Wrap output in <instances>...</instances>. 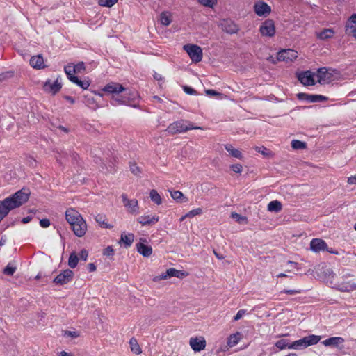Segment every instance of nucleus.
<instances>
[{
    "label": "nucleus",
    "mask_w": 356,
    "mask_h": 356,
    "mask_svg": "<svg viewBox=\"0 0 356 356\" xmlns=\"http://www.w3.org/2000/svg\"><path fill=\"white\" fill-rule=\"evenodd\" d=\"M315 73L310 70H307L299 73L298 74V79L304 86H314L315 84Z\"/></svg>",
    "instance_id": "12"
},
{
    "label": "nucleus",
    "mask_w": 356,
    "mask_h": 356,
    "mask_svg": "<svg viewBox=\"0 0 356 356\" xmlns=\"http://www.w3.org/2000/svg\"><path fill=\"white\" fill-rule=\"evenodd\" d=\"M86 70L85 63L83 62H79L76 65H74V71H76V73H81Z\"/></svg>",
    "instance_id": "46"
},
{
    "label": "nucleus",
    "mask_w": 356,
    "mask_h": 356,
    "mask_svg": "<svg viewBox=\"0 0 356 356\" xmlns=\"http://www.w3.org/2000/svg\"><path fill=\"white\" fill-rule=\"evenodd\" d=\"M291 343L287 339H280L275 343V346L280 350H284L286 348L289 349Z\"/></svg>",
    "instance_id": "39"
},
{
    "label": "nucleus",
    "mask_w": 356,
    "mask_h": 356,
    "mask_svg": "<svg viewBox=\"0 0 356 356\" xmlns=\"http://www.w3.org/2000/svg\"><path fill=\"white\" fill-rule=\"evenodd\" d=\"M345 340L341 337H330L321 342V343L326 347L331 348H340L342 346Z\"/></svg>",
    "instance_id": "17"
},
{
    "label": "nucleus",
    "mask_w": 356,
    "mask_h": 356,
    "mask_svg": "<svg viewBox=\"0 0 356 356\" xmlns=\"http://www.w3.org/2000/svg\"><path fill=\"white\" fill-rule=\"evenodd\" d=\"M29 196L30 192L29 190L22 188L13 195L0 201V222L8 214L10 210L26 203Z\"/></svg>",
    "instance_id": "1"
},
{
    "label": "nucleus",
    "mask_w": 356,
    "mask_h": 356,
    "mask_svg": "<svg viewBox=\"0 0 356 356\" xmlns=\"http://www.w3.org/2000/svg\"><path fill=\"white\" fill-rule=\"evenodd\" d=\"M117 1L118 0H99V4L102 6L110 8L115 4Z\"/></svg>",
    "instance_id": "42"
},
{
    "label": "nucleus",
    "mask_w": 356,
    "mask_h": 356,
    "mask_svg": "<svg viewBox=\"0 0 356 356\" xmlns=\"http://www.w3.org/2000/svg\"><path fill=\"white\" fill-rule=\"evenodd\" d=\"M65 219L75 236L82 237L86 234L88 229L87 223L78 211L73 208L67 209L65 211Z\"/></svg>",
    "instance_id": "2"
},
{
    "label": "nucleus",
    "mask_w": 356,
    "mask_h": 356,
    "mask_svg": "<svg viewBox=\"0 0 356 356\" xmlns=\"http://www.w3.org/2000/svg\"><path fill=\"white\" fill-rule=\"evenodd\" d=\"M88 252L85 249H83L80 253H79V258L80 259L86 261L88 259Z\"/></svg>",
    "instance_id": "55"
},
{
    "label": "nucleus",
    "mask_w": 356,
    "mask_h": 356,
    "mask_svg": "<svg viewBox=\"0 0 356 356\" xmlns=\"http://www.w3.org/2000/svg\"><path fill=\"white\" fill-rule=\"evenodd\" d=\"M71 82L77 85L83 90H86L90 85V81L88 79L80 80L77 76L71 77Z\"/></svg>",
    "instance_id": "29"
},
{
    "label": "nucleus",
    "mask_w": 356,
    "mask_h": 356,
    "mask_svg": "<svg viewBox=\"0 0 356 356\" xmlns=\"http://www.w3.org/2000/svg\"><path fill=\"white\" fill-rule=\"evenodd\" d=\"M154 78L157 81H162L163 80V78L162 76L156 72H154Z\"/></svg>",
    "instance_id": "62"
},
{
    "label": "nucleus",
    "mask_w": 356,
    "mask_h": 356,
    "mask_svg": "<svg viewBox=\"0 0 356 356\" xmlns=\"http://www.w3.org/2000/svg\"><path fill=\"white\" fill-rule=\"evenodd\" d=\"M338 290L341 292H350L356 290V283L349 282H342L338 285Z\"/></svg>",
    "instance_id": "26"
},
{
    "label": "nucleus",
    "mask_w": 356,
    "mask_h": 356,
    "mask_svg": "<svg viewBox=\"0 0 356 356\" xmlns=\"http://www.w3.org/2000/svg\"><path fill=\"white\" fill-rule=\"evenodd\" d=\"M121 197L124 207L129 213L137 215L140 213L138 202L136 199L130 200L124 193L121 195Z\"/></svg>",
    "instance_id": "7"
},
{
    "label": "nucleus",
    "mask_w": 356,
    "mask_h": 356,
    "mask_svg": "<svg viewBox=\"0 0 356 356\" xmlns=\"http://www.w3.org/2000/svg\"><path fill=\"white\" fill-rule=\"evenodd\" d=\"M333 72L334 70L327 69L326 67L319 68L316 74L317 81L320 84H326L331 82L334 79Z\"/></svg>",
    "instance_id": "8"
},
{
    "label": "nucleus",
    "mask_w": 356,
    "mask_h": 356,
    "mask_svg": "<svg viewBox=\"0 0 356 356\" xmlns=\"http://www.w3.org/2000/svg\"><path fill=\"white\" fill-rule=\"evenodd\" d=\"M131 350L136 354L140 355L142 353L141 348L137 342V340L134 338H131L129 341Z\"/></svg>",
    "instance_id": "34"
},
{
    "label": "nucleus",
    "mask_w": 356,
    "mask_h": 356,
    "mask_svg": "<svg viewBox=\"0 0 356 356\" xmlns=\"http://www.w3.org/2000/svg\"><path fill=\"white\" fill-rule=\"evenodd\" d=\"M202 5L212 8L217 2V0H197Z\"/></svg>",
    "instance_id": "45"
},
{
    "label": "nucleus",
    "mask_w": 356,
    "mask_h": 356,
    "mask_svg": "<svg viewBox=\"0 0 356 356\" xmlns=\"http://www.w3.org/2000/svg\"><path fill=\"white\" fill-rule=\"evenodd\" d=\"M302 292V290L300 289H284L282 290L280 293H286L289 295H296L299 294Z\"/></svg>",
    "instance_id": "49"
},
{
    "label": "nucleus",
    "mask_w": 356,
    "mask_h": 356,
    "mask_svg": "<svg viewBox=\"0 0 356 356\" xmlns=\"http://www.w3.org/2000/svg\"><path fill=\"white\" fill-rule=\"evenodd\" d=\"M298 97L300 99H304L309 102H321L327 100V97L321 95H308L306 93H299Z\"/></svg>",
    "instance_id": "20"
},
{
    "label": "nucleus",
    "mask_w": 356,
    "mask_h": 356,
    "mask_svg": "<svg viewBox=\"0 0 356 356\" xmlns=\"http://www.w3.org/2000/svg\"><path fill=\"white\" fill-rule=\"evenodd\" d=\"M160 22L163 26H168L172 22V13L168 11H163L160 15Z\"/></svg>",
    "instance_id": "31"
},
{
    "label": "nucleus",
    "mask_w": 356,
    "mask_h": 356,
    "mask_svg": "<svg viewBox=\"0 0 356 356\" xmlns=\"http://www.w3.org/2000/svg\"><path fill=\"white\" fill-rule=\"evenodd\" d=\"M50 225V220L47 218H43L40 220V225L43 228L49 227Z\"/></svg>",
    "instance_id": "54"
},
{
    "label": "nucleus",
    "mask_w": 356,
    "mask_h": 356,
    "mask_svg": "<svg viewBox=\"0 0 356 356\" xmlns=\"http://www.w3.org/2000/svg\"><path fill=\"white\" fill-rule=\"evenodd\" d=\"M167 275H169L170 277H175L178 278H183L186 277L188 273L183 270H179L174 268H170L167 269Z\"/></svg>",
    "instance_id": "30"
},
{
    "label": "nucleus",
    "mask_w": 356,
    "mask_h": 356,
    "mask_svg": "<svg viewBox=\"0 0 356 356\" xmlns=\"http://www.w3.org/2000/svg\"><path fill=\"white\" fill-rule=\"evenodd\" d=\"M57 355L58 356H74L72 353H67L65 350H62L60 352H58L57 353Z\"/></svg>",
    "instance_id": "60"
},
{
    "label": "nucleus",
    "mask_w": 356,
    "mask_h": 356,
    "mask_svg": "<svg viewBox=\"0 0 356 356\" xmlns=\"http://www.w3.org/2000/svg\"><path fill=\"white\" fill-rule=\"evenodd\" d=\"M183 49L186 51L193 63H199L202 59V50L200 47L196 44H185Z\"/></svg>",
    "instance_id": "6"
},
{
    "label": "nucleus",
    "mask_w": 356,
    "mask_h": 356,
    "mask_svg": "<svg viewBox=\"0 0 356 356\" xmlns=\"http://www.w3.org/2000/svg\"><path fill=\"white\" fill-rule=\"evenodd\" d=\"M30 65L35 69H42L45 67L44 59L41 54L32 56L30 59Z\"/></svg>",
    "instance_id": "23"
},
{
    "label": "nucleus",
    "mask_w": 356,
    "mask_h": 356,
    "mask_svg": "<svg viewBox=\"0 0 356 356\" xmlns=\"http://www.w3.org/2000/svg\"><path fill=\"white\" fill-rule=\"evenodd\" d=\"M84 99H85L84 102H85L86 105L87 106H88L89 108H90L92 109H96L98 107L97 102H95V100L94 99V98L92 97L86 95L84 97Z\"/></svg>",
    "instance_id": "38"
},
{
    "label": "nucleus",
    "mask_w": 356,
    "mask_h": 356,
    "mask_svg": "<svg viewBox=\"0 0 356 356\" xmlns=\"http://www.w3.org/2000/svg\"><path fill=\"white\" fill-rule=\"evenodd\" d=\"M321 336L311 334L291 343L289 346V349L298 350L305 348L310 346L317 344L321 341Z\"/></svg>",
    "instance_id": "5"
},
{
    "label": "nucleus",
    "mask_w": 356,
    "mask_h": 356,
    "mask_svg": "<svg viewBox=\"0 0 356 356\" xmlns=\"http://www.w3.org/2000/svg\"><path fill=\"white\" fill-rule=\"evenodd\" d=\"M170 193L171 197L177 202H186L188 201L187 197H186L182 192L179 191H169Z\"/></svg>",
    "instance_id": "28"
},
{
    "label": "nucleus",
    "mask_w": 356,
    "mask_h": 356,
    "mask_svg": "<svg viewBox=\"0 0 356 356\" xmlns=\"http://www.w3.org/2000/svg\"><path fill=\"white\" fill-rule=\"evenodd\" d=\"M202 213V209L201 208H196L195 209H193L190 211L188 213H186V216L188 218H193L195 216L200 215Z\"/></svg>",
    "instance_id": "44"
},
{
    "label": "nucleus",
    "mask_w": 356,
    "mask_h": 356,
    "mask_svg": "<svg viewBox=\"0 0 356 356\" xmlns=\"http://www.w3.org/2000/svg\"><path fill=\"white\" fill-rule=\"evenodd\" d=\"M346 33L356 39V13L348 18L346 24Z\"/></svg>",
    "instance_id": "16"
},
{
    "label": "nucleus",
    "mask_w": 356,
    "mask_h": 356,
    "mask_svg": "<svg viewBox=\"0 0 356 356\" xmlns=\"http://www.w3.org/2000/svg\"><path fill=\"white\" fill-rule=\"evenodd\" d=\"M31 217L30 216H27V217H25L22 219V222L24 223V224H26V223H28L31 221Z\"/></svg>",
    "instance_id": "64"
},
{
    "label": "nucleus",
    "mask_w": 356,
    "mask_h": 356,
    "mask_svg": "<svg viewBox=\"0 0 356 356\" xmlns=\"http://www.w3.org/2000/svg\"><path fill=\"white\" fill-rule=\"evenodd\" d=\"M246 314V310L245 309H240L239 311H238V312L236 313V314L234 316V321H238L239 319H241L245 314Z\"/></svg>",
    "instance_id": "52"
},
{
    "label": "nucleus",
    "mask_w": 356,
    "mask_h": 356,
    "mask_svg": "<svg viewBox=\"0 0 356 356\" xmlns=\"http://www.w3.org/2000/svg\"><path fill=\"white\" fill-rule=\"evenodd\" d=\"M134 240V235L132 233H122L120 243H122L125 248H129L131 245Z\"/></svg>",
    "instance_id": "27"
},
{
    "label": "nucleus",
    "mask_w": 356,
    "mask_h": 356,
    "mask_svg": "<svg viewBox=\"0 0 356 356\" xmlns=\"http://www.w3.org/2000/svg\"><path fill=\"white\" fill-rule=\"evenodd\" d=\"M230 169L238 174H241L243 171V166L240 163L233 164L230 165Z\"/></svg>",
    "instance_id": "47"
},
{
    "label": "nucleus",
    "mask_w": 356,
    "mask_h": 356,
    "mask_svg": "<svg viewBox=\"0 0 356 356\" xmlns=\"http://www.w3.org/2000/svg\"><path fill=\"white\" fill-rule=\"evenodd\" d=\"M260 33L263 36L273 37L275 34V26L273 19L265 20L260 26Z\"/></svg>",
    "instance_id": "11"
},
{
    "label": "nucleus",
    "mask_w": 356,
    "mask_h": 356,
    "mask_svg": "<svg viewBox=\"0 0 356 356\" xmlns=\"http://www.w3.org/2000/svg\"><path fill=\"white\" fill-rule=\"evenodd\" d=\"M102 90L106 93L113 95V102L111 104L114 106L118 104H127L129 101L134 100L137 97V92H129V95L131 97H127V94H125L120 98L115 97V95L126 90L125 88L122 84L115 82L108 83L103 88Z\"/></svg>",
    "instance_id": "3"
},
{
    "label": "nucleus",
    "mask_w": 356,
    "mask_h": 356,
    "mask_svg": "<svg viewBox=\"0 0 356 356\" xmlns=\"http://www.w3.org/2000/svg\"><path fill=\"white\" fill-rule=\"evenodd\" d=\"M189 345L193 351L200 352L205 349L207 342L205 339L202 336L195 337L190 338Z\"/></svg>",
    "instance_id": "14"
},
{
    "label": "nucleus",
    "mask_w": 356,
    "mask_h": 356,
    "mask_svg": "<svg viewBox=\"0 0 356 356\" xmlns=\"http://www.w3.org/2000/svg\"><path fill=\"white\" fill-rule=\"evenodd\" d=\"M113 249L111 246H108L104 250V255L106 256H111L113 254Z\"/></svg>",
    "instance_id": "56"
},
{
    "label": "nucleus",
    "mask_w": 356,
    "mask_h": 356,
    "mask_svg": "<svg viewBox=\"0 0 356 356\" xmlns=\"http://www.w3.org/2000/svg\"><path fill=\"white\" fill-rule=\"evenodd\" d=\"M291 147L294 149H302L306 147V143L298 140H293Z\"/></svg>",
    "instance_id": "41"
},
{
    "label": "nucleus",
    "mask_w": 356,
    "mask_h": 356,
    "mask_svg": "<svg viewBox=\"0 0 356 356\" xmlns=\"http://www.w3.org/2000/svg\"><path fill=\"white\" fill-rule=\"evenodd\" d=\"M136 247L137 251L145 257H149L152 254V248L150 245L139 243Z\"/></svg>",
    "instance_id": "25"
},
{
    "label": "nucleus",
    "mask_w": 356,
    "mask_h": 356,
    "mask_svg": "<svg viewBox=\"0 0 356 356\" xmlns=\"http://www.w3.org/2000/svg\"><path fill=\"white\" fill-rule=\"evenodd\" d=\"M96 266L93 263H90L88 264V270L90 272H94L96 270Z\"/></svg>",
    "instance_id": "61"
},
{
    "label": "nucleus",
    "mask_w": 356,
    "mask_h": 356,
    "mask_svg": "<svg viewBox=\"0 0 356 356\" xmlns=\"http://www.w3.org/2000/svg\"><path fill=\"white\" fill-rule=\"evenodd\" d=\"M44 90L51 95H56L62 88L60 76H58L54 81L50 79L47 80L43 86Z\"/></svg>",
    "instance_id": "9"
},
{
    "label": "nucleus",
    "mask_w": 356,
    "mask_h": 356,
    "mask_svg": "<svg viewBox=\"0 0 356 356\" xmlns=\"http://www.w3.org/2000/svg\"><path fill=\"white\" fill-rule=\"evenodd\" d=\"M327 246V243L320 238H314L310 242V249L314 252L325 250Z\"/></svg>",
    "instance_id": "21"
},
{
    "label": "nucleus",
    "mask_w": 356,
    "mask_h": 356,
    "mask_svg": "<svg viewBox=\"0 0 356 356\" xmlns=\"http://www.w3.org/2000/svg\"><path fill=\"white\" fill-rule=\"evenodd\" d=\"M73 70H74V65H67L64 68V71H65V74H67L68 79L70 81H71V77L76 76L74 75V73H76V71H74Z\"/></svg>",
    "instance_id": "40"
},
{
    "label": "nucleus",
    "mask_w": 356,
    "mask_h": 356,
    "mask_svg": "<svg viewBox=\"0 0 356 356\" xmlns=\"http://www.w3.org/2000/svg\"><path fill=\"white\" fill-rule=\"evenodd\" d=\"M240 335L241 334L238 332L229 335L227 339V345L224 346L223 347H220L219 350L226 351L229 349V348L235 346L240 341Z\"/></svg>",
    "instance_id": "22"
},
{
    "label": "nucleus",
    "mask_w": 356,
    "mask_h": 356,
    "mask_svg": "<svg viewBox=\"0 0 356 356\" xmlns=\"http://www.w3.org/2000/svg\"><path fill=\"white\" fill-rule=\"evenodd\" d=\"M159 217L157 215H143L138 218L137 221L142 226L153 225L158 222Z\"/></svg>",
    "instance_id": "19"
},
{
    "label": "nucleus",
    "mask_w": 356,
    "mask_h": 356,
    "mask_svg": "<svg viewBox=\"0 0 356 356\" xmlns=\"http://www.w3.org/2000/svg\"><path fill=\"white\" fill-rule=\"evenodd\" d=\"M79 262V257L77 254L75 252H72L70 254L69 259H68V265L70 268H74Z\"/></svg>",
    "instance_id": "37"
},
{
    "label": "nucleus",
    "mask_w": 356,
    "mask_h": 356,
    "mask_svg": "<svg viewBox=\"0 0 356 356\" xmlns=\"http://www.w3.org/2000/svg\"><path fill=\"white\" fill-rule=\"evenodd\" d=\"M225 149L229 152V155L239 160L243 159V154L238 149L235 148L232 144H225Z\"/></svg>",
    "instance_id": "24"
},
{
    "label": "nucleus",
    "mask_w": 356,
    "mask_h": 356,
    "mask_svg": "<svg viewBox=\"0 0 356 356\" xmlns=\"http://www.w3.org/2000/svg\"><path fill=\"white\" fill-rule=\"evenodd\" d=\"M183 89H184V91L188 95H193L197 94L196 90H194L193 88H192L191 87L185 86L183 87Z\"/></svg>",
    "instance_id": "53"
},
{
    "label": "nucleus",
    "mask_w": 356,
    "mask_h": 356,
    "mask_svg": "<svg viewBox=\"0 0 356 356\" xmlns=\"http://www.w3.org/2000/svg\"><path fill=\"white\" fill-rule=\"evenodd\" d=\"M149 197L151 198V200L157 205H160L162 203V198L155 189H152L150 191Z\"/></svg>",
    "instance_id": "35"
},
{
    "label": "nucleus",
    "mask_w": 356,
    "mask_h": 356,
    "mask_svg": "<svg viewBox=\"0 0 356 356\" xmlns=\"http://www.w3.org/2000/svg\"><path fill=\"white\" fill-rule=\"evenodd\" d=\"M16 270V268L14 266H10V264L7 265L6 267L3 270V273L7 275H13Z\"/></svg>",
    "instance_id": "48"
},
{
    "label": "nucleus",
    "mask_w": 356,
    "mask_h": 356,
    "mask_svg": "<svg viewBox=\"0 0 356 356\" xmlns=\"http://www.w3.org/2000/svg\"><path fill=\"white\" fill-rule=\"evenodd\" d=\"M65 99L68 101L70 104H74L75 102V100L73 97H70V96H65Z\"/></svg>",
    "instance_id": "63"
},
{
    "label": "nucleus",
    "mask_w": 356,
    "mask_h": 356,
    "mask_svg": "<svg viewBox=\"0 0 356 356\" xmlns=\"http://www.w3.org/2000/svg\"><path fill=\"white\" fill-rule=\"evenodd\" d=\"M206 94L207 95H211V96H216V95H220L221 94L216 92V90H211V89H209V90H207L205 91Z\"/></svg>",
    "instance_id": "58"
},
{
    "label": "nucleus",
    "mask_w": 356,
    "mask_h": 356,
    "mask_svg": "<svg viewBox=\"0 0 356 356\" xmlns=\"http://www.w3.org/2000/svg\"><path fill=\"white\" fill-rule=\"evenodd\" d=\"M197 129L203 130L204 128L199 126H194L193 122L181 119L170 124L166 129V131L172 135H174L184 133L189 130Z\"/></svg>",
    "instance_id": "4"
},
{
    "label": "nucleus",
    "mask_w": 356,
    "mask_h": 356,
    "mask_svg": "<svg viewBox=\"0 0 356 356\" xmlns=\"http://www.w3.org/2000/svg\"><path fill=\"white\" fill-rule=\"evenodd\" d=\"M268 211L271 212H280L282 209V203L278 200H273L268 204Z\"/></svg>",
    "instance_id": "32"
},
{
    "label": "nucleus",
    "mask_w": 356,
    "mask_h": 356,
    "mask_svg": "<svg viewBox=\"0 0 356 356\" xmlns=\"http://www.w3.org/2000/svg\"><path fill=\"white\" fill-rule=\"evenodd\" d=\"M254 149L257 152L262 154L264 156H269L271 155V152L264 146L256 147Z\"/></svg>",
    "instance_id": "43"
},
{
    "label": "nucleus",
    "mask_w": 356,
    "mask_h": 356,
    "mask_svg": "<svg viewBox=\"0 0 356 356\" xmlns=\"http://www.w3.org/2000/svg\"><path fill=\"white\" fill-rule=\"evenodd\" d=\"M73 277V271L70 269H66L54 279V282L56 284L63 285L72 281Z\"/></svg>",
    "instance_id": "13"
},
{
    "label": "nucleus",
    "mask_w": 356,
    "mask_h": 356,
    "mask_svg": "<svg viewBox=\"0 0 356 356\" xmlns=\"http://www.w3.org/2000/svg\"><path fill=\"white\" fill-rule=\"evenodd\" d=\"M65 335L70 337L72 338H76L79 337V334L76 332H72V331H65Z\"/></svg>",
    "instance_id": "57"
},
{
    "label": "nucleus",
    "mask_w": 356,
    "mask_h": 356,
    "mask_svg": "<svg viewBox=\"0 0 356 356\" xmlns=\"http://www.w3.org/2000/svg\"><path fill=\"white\" fill-rule=\"evenodd\" d=\"M95 221L102 227L104 228H111L112 227L111 225H108L106 222V218L105 216L102 214H97L95 218Z\"/></svg>",
    "instance_id": "36"
},
{
    "label": "nucleus",
    "mask_w": 356,
    "mask_h": 356,
    "mask_svg": "<svg viewBox=\"0 0 356 356\" xmlns=\"http://www.w3.org/2000/svg\"><path fill=\"white\" fill-rule=\"evenodd\" d=\"M334 35V31L331 29H325L322 31L317 33L318 38L321 40H327L332 38Z\"/></svg>",
    "instance_id": "33"
},
{
    "label": "nucleus",
    "mask_w": 356,
    "mask_h": 356,
    "mask_svg": "<svg viewBox=\"0 0 356 356\" xmlns=\"http://www.w3.org/2000/svg\"><path fill=\"white\" fill-rule=\"evenodd\" d=\"M347 182L348 184H350V185L356 184V175L348 177Z\"/></svg>",
    "instance_id": "59"
},
{
    "label": "nucleus",
    "mask_w": 356,
    "mask_h": 356,
    "mask_svg": "<svg viewBox=\"0 0 356 356\" xmlns=\"http://www.w3.org/2000/svg\"><path fill=\"white\" fill-rule=\"evenodd\" d=\"M168 278H170V276L167 275V270H166L165 273H161L159 275L155 276L153 278V280L154 282H158V281H160V280H165V279H168Z\"/></svg>",
    "instance_id": "51"
},
{
    "label": "nucleus",
    "mask_w": 356,
    "mask_h": 356,
    "mask_svg": "<svg viewBox=\"0 0 356 356\" xmlns=\"http://www.w3.org/2000/svg\"><path fill=\"white\" fill-rule=\"evenodd\" d=\"M220 26L225 32L229 34L236 33L238 31V26L230 19H223L220 23Z\"/></svg>",
    "instance_id": "18"
},
{
    "label": "nucleus",
    "mask_w": 356,
    "mask_h": 356,
    "mask_svg": "<svg viewBox=\"0 0 356 356\" xmlns=\"http://www.w3.org/2000/svg\"><path fill=\"white\" fill-rule=\"evenodd\" d=\"M254 11L259 17H266L270 13L271 8L266 3L259 1L254 3Z\"/></svg>",
    "instance_id": "15"
},
{
    "label": "nucleus",
    "mask_w": 356,
    "mask_h": 356,
    "mask_svg": "<svg viewBox=\"0 0 356 356\" xmlns=\"http://www.w3.org/2000/svg\"><path fill=\"white\" fill-rule=\"evenodd\" d=\"M298 57V52L295 50L287 49H282L277 53V60L285 63H291Z\"/></svg>",
    "instance_id": "10"
},
{
    "label": "nucleus",
    "mask_w": 356,
    "mask_h": 356,
    "mask_svg": "<svg viewBox=\"0 0 356 356\" xmlns=\"http://www.w3.org/2000/svg\"><path fill=\"white\" fill-rule=\"evenodd\" d=\"M130 170L135 175H139L141 172L140 168L135 163L130 165Z\"/></svg>",
    "instance_id": "50"
}]
</instances>
